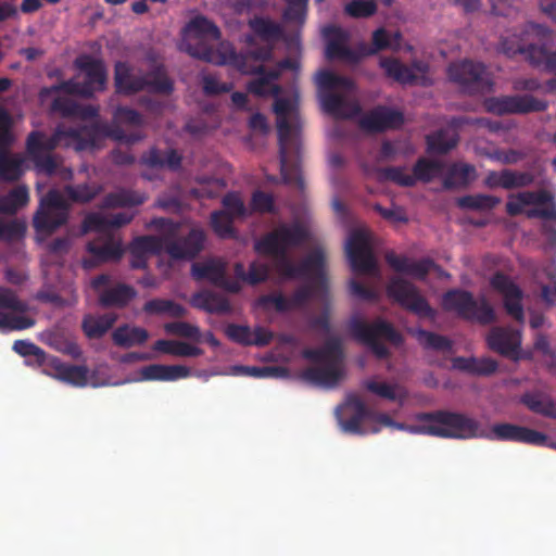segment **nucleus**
I'll use <instances>...</instances> for the list:
<instances>
[{
  "label": "nucleus",
  "instance_id": "f257e3e1",
  "mask_svg": "<svg viewBox=\"0 0 556 556\" xmlns=\"http://www.w3.org/2000/svg\"><path fill=\"white\" fill-rule=\"evenodd\" d=\"M65 138L75 142L76 150L84 151L100 148L106 138L131 146L143 140L144 135L141 131H126L109 122H96L81 127L58 126L51 136L41 130H33L26 138V154L37 174L48 177L58 174L63 178L72 177V169L65 168L63 159L53 153Z\"/></svg>",
  "mask_w": 556,
  "mask_h": 556
},
{
  "label": "nucleus",
  "instance_id": "f03ea898",
  "mask_svg": "<svg viewBox=\"0 0 556 556\" xmlns=\"http://www.w3.org/2000/svg\"><path fill=\"white\" fill-rule=\"evenodd\" d=\"M307 238L308 232L300 223L280 224L255 241L253 248L257 254L274 258V267L282 279L305 278L313 283L321 282L325 279L321 250L312 251L298 265L288 255L290 248L301 245Z\"/></svg>",
  "mask_w": 556,
  "mask_h": 556
},
{
  "label": "nucleus",
  "instance_id": "7ed1b4c3",
  "mask_svg": "<svg viewBox=\"0 0 556 556\" xmlns=\"http://www.w3.org/2000/svg\"><path fill=\"white\" fill-rule=\"evenodd\" d=\"M415 420L417 424L407 426L410 433L463 440L484 435L481 424L463 413L439 409L419 413L415 416Z\"/></svg>",
  "mask_w": 556,
  "mask_h": 556
},
{
  "label": "nucleus",
  "instance_id": "20e7f679",
  "mask_svg": "<svg viewBox=\"0 0 556 556\" xmlns=\"http://www.w3.org/2000/svg\"><path fill=\"white\" fill-rule=\"evenodd\" d=\"M526 33L533 36L536 42L526 46L516 35L503 36L500 41V51L508 58L523 54L533 67L556 74V50L551 51L553 31L544 25L530 23Z\"/></svg>",
  "mask_w": 556,
  "mask_h": 556
},
{
  "label": "nucleus",
  "instance_id": "39448f33",
  "mask_svg": "<svg viewBox=\"0 0 556 556\" xmlns=\"http://www.w3.org/2000/svg\"><path fill=\"white\" fill-rule=\"evenodd\" d=\"M274 112L277 115V132L279 143V163L281 180L286 185H296L300 189L304 181L300 170V142L288 119L292 103L287 98L275 97Z\"/></svg>",
  "mask_w": 556,
  "mask_h": 556
},
{
  "label": "nucleus",
  "instance_id": "423d86ee",
  "mask_svg": "<svg viewBox=\"0 0 556 556\" xmlns=\"http://www.w3.org/2000/svg\"><path fill=\"white\" fill-rule=\"evenodd\" d=\"M318 97L323 110L337 117H351L361 112L357 103L348 100V94L355 89L354 81L329 70H321L316 75Z\"/></svg>",
  "mask_w": 556,
  "mask_h": 556
},
{
  "label": "nucleus",
  "instance_id": "0eeeda50",
  "mask_svg": "<svg viewBox=\"0 0 556 556\" xmlns=\"http://www.w3.org/2000/svg\"><path fill=\"white\" fill-rule=\"evenodd\" d=\"M351 336L361 344L367 346L379 359L390 356L389 349L381 342L386 340L395 346L403 343V336L395 327L383 318H376L367 323L358 317H353L349 323Z\"/></svg>",
  "mask_w": 556,
  "mask_h": 556
},
{
  "label": "nucleus",
  "instance_id": "6e6552de",
  "mask_svg": "<svg viewBox=\"0 0 556 556\" xmlns=\"http://www.w3.org/2000/svg\"><path fill=\"white\" fill-rule=\"evenodd\" d=\"M442 307L465 320L477 321L481 325H490L496 319L494 308L488 300L484 298L476 300L467 290H447L442 296Z\"/></svg>",
  "mask_w": 556,
  "mask_h": 556
},
{
  "label": "nucleus",
  "instance_id": "1a4fd4ad",
  "mask_svg": "<svg viewBox=\"0 0 556 556\" xmlns=\"http://www.w3.org/2000/svg\"><path fill=\"white\" fill-rule=\"evenodd\" d=\"M523 212L528 218L556 220L554 195L545 189L509 194L506 213L509 216H518Z\"/></svg>",
  "mask_w": 556,
  "mask_h": 556
},
{
  "label": "nucleus",
  "instance_id": "9d476101",
  "mask_svg": "<svg viewBox=\"0 0 556 556\" xmlns=\"http://www.w3.org/2000/svg\"><path fill=\"white\" fill-rule=\"evenodd\" d=\"M387 295L404 309L419 318L434 319L437 311L429 304L418 288L406 279L392 277L386 288Z\"/></svg>",
  "mask_w": 556,
  "mask_h": 556
},
{
  "label": "nucleus",
  "instance_id": "9b49d317",
  "mask_svg": "<svg viewBox=\"0 0 556 556\" xmlns=\"http://www.w3.org/2000/svg\"><path fill=\"white\" fill-rule=\"evenodd\" d=\"M68 208L63 195L56 190H50L40 201L39 208L33 219L34 228L46 235L53 233L66 224Z\"/></svg>",
  "mask_w": 556,
  "mask_h": 556
},
{
  "label": "nucleus",
  "instance_id": "f8f14e48",
  "mask_svg": "<svg viewBox=\"0 0 556 556\" xmlns=\"http://www.w3.org/2000/svg\"><path fill=\"white\" fill-rule=\"evenodd\" d=\"M448 78L456 83L464 92L483 93L491 89V80L485 66L480 62L464 60L452 63L447 68Z\"/></svg>",
  "mask_w": 556,
  "mask_h": 556
},
{
  "label": "nucleus",
  "instance_id": "ddd939ff",
  "mask_svg": "<svg viewBox=\"0 0 556 556\" xmlns=\"http://www.w3.org/2000/svg\"><path fill=\"white\" fill-rule=\"evenodd\" d=\"M27 308V304L20 300L12 289L0 287V330L13 331L31 328L35 325V319L21 315Z\"/></svg>",
  "mask_w": 556,
  "mask_h": 556
},
{
  "label": "nucleus",
  "instance_id": "4468645a",
  "mask_svg": "<svg viewBox=\"0 0 556 556\" xmlns=\"http://www.w3.org/2000/svg\"><path fill=\"white\" fill-rule=\"evenodd\" d=\"M484 105L488 112L497 115L544 112L548 108L546 100L532 94L491 97L485 100Z\"/></svg>",
  "mask_w": 556,
  "mask_h": 556
},
{
  "label": "nucleus",
  "instance_id": "2eb2a0df",
  "mask_svg": "<svg viewBox=\"0 0 556 556\" xmlns=\"http://www.w3.org/2000/svg\"><path fill=\"white\" fill-rule=\"evenodd\" d=\"M345 249L353 271L370 275L378 271L369 237L365 231H353L349 237Z\"/></svg>",
  "mask_w": 556,
  "mask_h": 556
},
{
  "label": "nucleus",
  "instance_id": "dca6fc26",
  "mask_svg": "<svg viewBox=\"0 0 556 556\" xmlns=\"http://www.w3.org/2000/svg\"><path fill=\"white\" fill-rule=\"evenodd\" d=\"M491 288L503 298V306L508 316L519 324L525 323L523 291L506 274L496 271L490 279Z\"/></svg>",
  "mask_w": 556,
  "mask_h": 556
},
{
  "label": "nucleus",
  "instance_id": "f3484780",
  "mask_svg": "<svg viewBox=\"0 0 556 556\" xmlns=\"http://www.w3.org/2000/svg\"><path fill=\"white\" fill-rule=\"evenodd\" d=\"M186 30L193 35L197 42L194 45L188 42L186 51L193 58L212 62L213 50L206 45L202 43L203 39L218 40L220 38V31L218 27L211 22L208 18L199 15L193 17L186 26Z\"/></svg>",
  "mask_w": 556,
  "mask_h": 556
},
{
  "label": "nucleus",
  "instance_id": "a211bd4d",
  "mask_svg": "<svg viewBox=\"0 0 556 556\" xmlns=\"http://www.w3.org/2000/svg\"><path fill=\"white\" fill-rule=\"evenodd\" d=\"M344 412L346 417H339V424L344 432L364 435L380 431V427L377 426L370 428L363 426V421L374 418L375 412L369 409L358 395L351 394L348 396L344 403Z\"/></svg>",
  "mask_w": 556,
  "mask_h": 556
},
{
  "label": "nucleus",
  "instance_id": "6ab92c4d",
  "mask_svg": "<svg viewBox=\"0 0 556 556\" xmlns=\"http://www.w3.org/2000/svg\"><path fill=\"white\" fill-rule=\"evenodd\" d=\"M111 277L106 274L96 276L91 280V287L99 293L98 302L104 308L116 307L124 308L136 299L137 291L134 287L118 282L112 287H105L110 283Z\"/></svg>",
  "mask_w": 556,
  "mask_h": 556
},
{
  "label": "nucleus",
  "instance_id": "aec40b11",
  "mask_svg": "<svg viewBox=\"0 0 556 556\" xmlns=\"http://www.w3.org/2000/svg\"><path fill=\"white\" fill-rule=\"evenodd\" d=\"M100 233V236L87 243L86 249L90 257L83 260V266L87 269L93 268L101 263L118 261L124 253L119 240H116L108 232Z\"/></svg>",
  "mask_w": 556,
  "mask_h": 556
},
{
  "label": "nucleus",
  "instance_id": "412c9836",
  "mask_svg": "<svg viewBox=\"0 0 556 556\" xmlns=\"http://www.w3.org/2000/svg\"><path fill=\"white\" fill-rule=\"evenodd\" d=\"M482 438L500 441L520 442L535 446H545L548 442V437L543 432L507 422L493 425L492 433L488 434L484 432Z\"/></svg>",
  "mask_w": 556,
  "mask_h": 556
},
{
  "label": "nucleus",
  "instance_id": "4be33fe9",
  "mask_svg": "<svg viewBox=\"0 0 556 556\" xmlns=\"http://www.w3.org/2000/svg\"><path fill=\"white\" fill-rule=\"evenodd\" d=\"M205 235L201 229H191L177 239H164L163 249L175 261L193 260L203 250Z\"/></svg>",
  "mask_w": 556,
  "mask_h": 556
},
{
  "label": "nucleus",
  "instance_id": "5701e85b",
  "mask_svg": "<svg viewBox=\"0 0 556 556\" xmlns=\"http://www.w3.org/2000/svg\"><path fill=\"white\" fill-rule=\"evenodd\" d=\"M488 346L502 356L519 359L521 332L510 327H493L486 337Z\"/></svg>",
  "mask_w": 556,
  "mask_h": 556
},
{
  "label": "nucleus",
  "instance_id": "b1692460",
  "mask_svg": "<svg viewBox=\"0 0 556 556\" xmlns=\"http://www.w3.org/2000/svg\"><path fill=\"white\" fill-rule=\"evenodd\" d=\"M238 66L243 73L256 76L248 83V92L256 97H277L281 93L282 88L276 83L279 79L277 71L266 68L264 65L244 68L243 64L239 63Z\"/></svg>",
  "mask_w": 556,
  "mask_h": 556
},
{
  "label": "nucleus",
  "instance_id": "393cba45",
  "mask_svg": "<svg viewBox=\"0 0 556 556\" xmlns=\"http://www.w3.org/2000/svg\"><path fill=\"white\" fill-rule=\"evenodd\" d=\"M380 66L387 77L402 85L416 84L418 74L424 75L429 70V65L424 61L415 60L408 66L395 58H381Z\"/></svg>",
  "mask_w": 556,
  "mask_h": 556
},
{
  "label": "nucleus",
  "instance_id": "a878e982",
  "mask_svg": "<svg viewBox=\"0 0 556 556\" xmlns=\"http://www.w3.org/2000/svg\"><path fill=\"white\" fill-rule=\"evenodd\" d=\"M403 123L404 116L401 112L380 105L365 114L359 121V126L369 132H383L400 128Z\"/></svg>",
  "mask_w": 556,
  "mask_h": 556
},
{
  "label": "nucleus",
  "instance_id": "bb28decb",
  "mask_svg": "<svg viewBox=\"0 0 556 556\" xmlns=\"http://www.w3.org/2000/svg\"><path fill=\"white\" fill-rule=\"evenodd\" d=\"M324 34L328 37L326 45V56L329 60L340 59L351 63H358L363 58L361 48L353 50L345 45L348 34L339 27L328 26L324 29Z\"/></svg>",
  "mask_w": 556,
  "mask_h": 556
},
{
  "label": "nucleus",
  "instance_id": "cd10ccee",
  "mask_svg": "<svg viewBox=\"0 0 556 556\" xmlns=\"http://www.w3.org/2000/svg\"><path fill=\"white\" fill-rule=\"evenodd\" d=\"M163 250V240L155 236H141L135 238L129 247V264L134 269H144L148 265V257L157 254Z\"/></svg>",
  "mask_w": 556,
  "mask_h": 556
},
{
  "label": "nucleus",
  "instance_id": "c85d7f7f",
  "mask_svg": "<svg viewBox=\"0 0 556 556\" xmlns=\"http://www.w3.org/2000/svg\"><path fill=\"white\" fill-rule=\"evenodd\" d=\"M75 66L85 74L84 87L90 89V97L96 91L104 89L106 84V70L101 60L90 55H81L75 60Z\"/></svg>",
  "mask_w": 556,
  "mask_h": 556
},
{
  "label": "nucleus",
  "instance_id": "c756f323",
  "mask_svg": "<svg viewBox=\"0 0 556 556\" xmlns=\"http://www.w3.org/2000/svg\"><path fill=\"white\" fill-rule=\"evenodd\" d=\"M386 262L397 273L409 275L416 279L424 280L432 268L439 265L431 258L410 261L406 256L396 255L393 251L386 253Z\"/></svg>",
  "mask_w": 556,
  "mask_h": 556
},
{
  "label": "nucleus",
  "instance_id": "7c9ffc66",
  "mask_svg": "<svg viewBox=\"0 0 556 556\" xmlns=\"http://www.w3.org/2000/svg\"><path fill=\"white\" fill-rule=\"evenodd\" d=\"M303 357L316 364H333L341 366L344 357L342 341L339 337H331L318 349H305Z\"/></svg>",
  "mask_w": 556,
  "mask_h": 556
},
{
  "label": "nucleus",
  "instance_id": "2f4dec72",
  "mask_svg": "<svg viewBox=\"0 0 556 556\" xmlns=\"http://www.w3.org/2000/svg\"><path fill=\"white\" fill-rule=\"evenodd\" d=\"M132 218L134 215L126 212H118L111 215L90 213L83 220V231L108 232L111 229L119 228L129 224Z\"/></svg>",
  "mask_w": 556,
  "mask_h": 556
},
{
  "label": "nucleus",
  "instance_id": "473e14b6",
  "mask_svg": "<svg viewBox=\"0 0 556 556\" xmlns=\"http://www.w3.org/2000/svg\"><path fill=\"white\" fill-rule=\"evenodd\" d=\"M146 75L134 74L126 62H117L114 68V84L116 91L126 96L146 90Z\"/></svg>",
  "mask_w": 556,
  "mask_h": 556
},
{
  "label": "nucleus",
  "instance_id": "72a5a7b5",
  "mask_svg": "<svg viewBox=\"0 0 556 556\" xmlns=\"http://www.w3.org/2000/svg\"><path fill=\"white\" fill-rule=\"evenodd\" d=\"M141 380L146 381H175L187 378L190 368L184 365H159L152 364L140 369Z\"/></svg>",
  "mask_w": 556,
  "mask_h": 556
},
{
  "label": "nucleus",
  "instance_id": "f704fd0d",
  "mask_svg": "<svg viewBox=\"0 0 556 556\" xmlns=\"http://www.w3.org/2000/svg\"><path fill=\"white\" fill-rule=\"evenodd\" d=\"M324 365L323 367L306 368L302 374L303 379L327 389L337 387L343 376L341 367L333 366V364Z\"/></svg>",
  "mask_w": 556,
  "mask_h": 556
},
{
  "label": "nucleus",
  "instance_id": "c9c22d12",
  "mask_svg": "<svg viewBox=\"0 0 556 556\" xmlns=\"http://www.w3.org/2000/svg\"><path fill=\"white\" fill-rule=\"evenodd\" d=\"M54 370V377L62 382L74 387H85L88 382V368L84 365L64 364L52 357L50 361Z\"/></svg>",
  "mask_w": 556,
  "mask_h": 556
},
{
  "label": "nucleus",
  "instance_id": "e433bc0d",
  "mask_svg": "<svg viewBox=\"0 0 556 556\" xmlns=\"http://www.w3.org/2000/svg\"><path fill=\"white\" fill-rule=\"evenodd\" d=\"M147 195L132 189L121 188L109 192L102 200V208L134 207L146 202Z\"/></svg>",
  "mask_w": 556,
  "mask_h": 556
},
{
  "label": "nucleus",
  "instance_id": "4c0bfd02",
  "mask_svg": "<svg viewBox=\"0 0 556 556\" xmlns=\"http://www.w3.org/2000/svg\"><path fill=\"white\" fill-rule=\"evenodd\" d=\"M182 156L175 149H167L162 153L157 148H151L141 156V163L152 167H168L172 170H178L181 167Z\"/></svg>",
  "mask_w": 556,
  "mask_h": 556
},
{
  "label": "nucleus",
  "instance_id": "58836bf2",
  "mask_svg": "<svg viewBox=\"0 0 556 556\" xmlns=\"http://www.w3.org/2000/svg\"><path fill=\"white\" fill-rule=\"evenodd\" d=\"M31 162L27 154L25 156L8 151L0 153V180L13 182L18 180L25 172V161Z\"/></svg>",
  "mask_w": 556,
  "mask_h": 556
},
{
  "label": "nucleus",
  "instance_id": "ea45409f",
  "mask_svg": "<svg viewBox=\"0 0 556 556\" xmlns=\"http://www.w3.org/2000/svg\"><path fill=\"white\" fill-rule=\"evenodd\" d=\"M520 403L532 413L556 419V403L547 394L539 391L526 392L520 396Z\"/></svg>",
  "mask_w": 556,
  "mask_h": 556
},
{
  "label": "nucleus",
  "instance_id": "a19ab883",
  "mask_svg": "<svg viewBox=\"0 0 556 556\" xmlns=\"http://www.w3.org/2000/svg\"><path fill=\"white\" fill-rule=\"evenodd\" d=\"M116 320L117 315L115 313L87 315L83 319L81 327L88 338L99 339L113 327Z\"/></svg>",
  "mask_w": 556,
  "mask_h": 556
},
{
  "label": "nucleus",
  "instance_id": "79ce46f5",
  "mask_svg": "<svg viewBox=\"0 0 556 556\" xmlns=\"http://www.w3.org/2000/svg\"><path fill=\"white\" fill-rule=\"evenodd\" d=\"M225 271V264L216 260L193 263L191 266V275L195 280H208L216 287L223 282Z\"/></svg>",
  "mask_w": 556,
  "mask_h": 556
},
{
  "label": "nucleus",
  "instance_id": "37998d69",
  "mask_svg": "<svg viewBox=\"0 0 556 556\" xmlns=\"http://www.w3.org/2000/svg\"><path fill=\"white\" fill-rule=\"evenodd\" d=\"M148 338L149 333L144 328L129 327L127 325L116 328L112 333L113 342L122 348L143 344Z\"/></svg>",
  "mask_w": 556,
  "mask_h": 556
},
{
  "label": "nucleus",
  "instance_id": "c03bdc74",
  "mask_svg": "<svg viewBox=\"0 0 556 556\" xmlns=\"http://www.w3.org/2000/svg\"><path fill=\"white\" fill-rule=\"evenodd\" d=\"M142 311L148 315H167L173 318L184 317L187 309L181 304L167 299H152L143 304Z\"/></svg>",
  "mask_w": 556,
  "mask_h": 556
},
{
  "label": "nucleus",
  "instance_id": "a18cd8bd",
  "mask_svg": "<svg viewBox=\"0 0 556 556\" xmlns=\"http://www.w3.org/2000/svg\"><path fill=\"white\" fill-rule=\"evenodd\" d=\"M154 350L179 357H197L204 353L202 349L188 342L164 339L154 343Z\"/></svg>",
  "mask_w": 556,
  "mask_h": 556
},
{
  "label": "nucleus",
  "instance_id": "49530a36",
  "mask_svg": "<svg viewBox=\"0 0 556 556\" xmlns=\"http://www.w3.org/2000/svg\"><path fill=\"white\" fill-rule=\"evenodd\" d=\"M457 206L462 210L470 211H492L501 203V198L490 194L477 193L468 194L457 199Z\"/></svg>",
  "mask_w": 556,
  "mask_h": 556
},
{
  "label": "nucleus",
  "instance_id": "de8ad7c7",
  "mask_svg": "<svg viewBox=\"0 0 556 556\" xmlns=\"http://www.w3.org/2000/svg\"><path fill=\"white\" fill-rule=\"evenodd\" d=\"M111 125H117L123 129V125L134 127L131 131H141L144 136L146 134L141 129L146 121L143 116L136 110L119 105L113 112V119L110 123Z\"/></svg>",
  "mask_w": 556,
  "mask_h": 556
},
{
  "label": "nucleus",
  "instance_id": "09e8293b",
  "mask_svg": "<svg viewBox=\"0 0 556 556\" xmlns=\"http://www.w3.org/2000/svg\"><path fill=\"white\" fill-rule=\"evenodd\" d=\"M65 92L67 94H77L86 98L90 97V89L84 87L83 83L73 79L62 81L51 87H45L39 91V100L43 104L54 93Z\"/></svg>",
  "mask_w": 556,
  "mask_h": 556
},
{
  "label": "nucleus",
  "instance_id": "8fccbe9b",
  "mask_svg": "<svg viewBox=\"0 0 556 556\" xmlns=\"http://www.w3.org/2000/svg\"><path fill=\"white\" fill-rule=\"evenodd\" d=\"M249 25L255 35L264 41L279 40L283 34L278 23L266 17H254Z\"/></svg>",
  "mask_w": 556,
  "mask_h": 556
},
{
  "label": "nucleus",
  "instance_id": "3c124183",
  "mask_svg": "<svg viewBox=\"0 0 556 556\" xmlns=\"http://www.w3.org/2000/svg\"><path fill=\"white\" fill-rule=\"evenodd\" d=\"M429 150L435 153L445 154L458 143V136L448 130L441 129L427 137Z\"/></svg>",
  "mask_w": 556,
  "mask_h": 556
},
{
  "label": "nucleus",
  "instance_id": "603ef678",
  "mask_svg": "<svg viewBox=\"0 0 556 556\" xmlns=\"http://www.w3.org/2000/svg\"><path fill=\"white\" fill-rule=\"evenodd\" d=\"M415 336L425 349L440 352H448L452 350V341L445 336L425 329H417Z\"/></svg>",
  "mask_w": 556,
  "mask_h": 556
},
{
  "label": "nucleus",
  "instance_id": "864d4df0",
  "mask_svg": "<svg viewBox=\"0 0 556 556\" xmlns=\"http://www.w3.org/2000/svg\"><path fill=\"white\" fill-rule=\"evenodd\" d=\"M235 217L226 211H214L211 214V226L214 232L222 239L235 238Z\"/></svg>",
  "mask_w": 556,
  "mask_h": 556
},
{
  "label": "nucleus",
  "instance_id": "5fc2aeb1",
  "mask_svg": "<svg viewBox=\"0 0 556 556\" xmlns=\"http://www.w3.org/2000/svg\"><path fill=\"white\" fill-rule=\"evenodd\" d=\"M473 173L475 167L472 165L454 164L443 179V187L452 189L456 186H466L470 180V175Z\"/></svg>",
  "mask_w": 556,
  "mask_h": 556
},
{
  "label": "nucleus",
  "instance_id": "6e6d98bb",
  "mask_svg": "<svg viewBox=\"0 0 556 556\" xmlns=\"http://www.w3.org/2000/svg\"><path fill=\"white\" fill-rule=\"evenodd\" d=\"M443 168V164L439 161H430L426 157L417 160L413 167V177L417 181L430 182Z\"/></svg>",
  "mask_w": 556,
  "mask_h": 556
},
{
  "label": "nucleus",
  "instance_id": "4d7b16f0",
  "mask_svg": "<svg viewBox=\"0 0 556 556\" xmlns=\"http://www.w3.org/2000/svg\"><path fill=\"white\" fill-rule=\"evenodd\" d=\"M2 198L7 210V214H15L17 210L22 208L28 203V188L26 186H17Z\"/></svg>",
  "mask_w": 556,
  "mask_h": 556
},
{
  "label": "nucleus",
  "instance_id": "13d9d810",
  "mask_svg": "<svg viewBox=\"0 0 556 556\" xmlns=\"http://www.w3.org/2000/svg\"><path fill=\"white\" fill-rule=\"evenodd\" d=\"M144 80L146 90L150 92L169 94L174 89L173 81L160 71L146 74Z\"/></svg>",
  "mask_w": 556,
  "mask_h": 556
},
{
  "label": "nucleus",
  "instance_id": "bf43d9fd",
  "mask_svg": "<svg viewBox=\"0 0 556 556\" xmlns=\"http://www.w3.org/2000/svg\"><path fill=\"white\" fill-rule=\"evenodd\" d=\"M100 192V187L96 184H79L66 186L65 193L74 202L87 203L96 198Z\"/></svg>",
  "mask_w": 556,
  "mask_h": 556
},
{
  "label": "nucleus",
  "instance_id": "052dcab7",
  "mask_svg": "<svg viewBox=\"0 0 556 556\" xmlns=\"http://www.w3.org/2000/svg\"><path fill=\"white\" fill-rule=\"evenodd\" d=\"M198 298L203 300L200 306L208 313L227 314L231 311L229 301L219 294L206 293L198 295Z\"/></svg>",
  "mask_w": 556,
  "mask_h": 556
},
{
  "label": "nucleus",
  "instance_id": "680f3d73",
  "mask_svg": "<svg viewBox=\"0 0 556 556\" xmlns=\"http://www.w3.org/2000/svg\"><path fill=\"white\" fill-rule=\"evenodd\" d=\"M13 351L24 357L33 356L39 366L48 361V355L41 348L26 340H16L13 343Z\"/></svg>",
  "mask_w": 556,
  "mask_h": 556
},
{
  "label": "nucleus",
  "instance_id": "e2e57ef3",
  "mask_svg": "<svg viewBox=\"0 0 556 556\" xmlns=\"http://www.w3.org/2000/svg\"><path fill=\"white\" fill-rule=\"evenodd\" d=\"M505 170V189L513 190L531 186L535 177L530 172H519L509 168H504Z\"/></svg>",
  "mask_w": 556,
  "mask_h": 556
},
{
  "label": "nucleus",
  "instance_id": "0e129e2a",
  "mask_svg": "<svg viewBox=\"0 0 556 556\" xmlns=\"http://www.w3.org/2000/svg\"><path fill=\"white\" fill-rule=\"evenodd\" d=\"M80 104L66 97H56L50 105V112L61 117H76L80 113Z\"/></svg>",
  "mask_w": 556,
  "mask_h": 556
},
{
  "label": "nucleus",
  "instance_id": "69168bd1",
  "mask_svg": "<svg viewBox=\"0 0 556 556\" xmlns=\"http://www.w3.org/2000/svg\"><path fill=\"white\" fill-rule=\"evenodd\" d=\"M164 329L167 333L176 334L182 338H187L193 340L195 342L201 341V332L199 327L191 325L186 321H173L167 323L164 326Z\"/></svg>",
  "mask_w": 556,
  "mask_h": 556
},
{
  "label": "nucleus",
  "instance_id": "338daca9",
  "mask_svg": "<svg viewBox=\"0 0 556 556\" xmlns=\"http://www.w3.org/2000/svg\"><path fill=\"white\" fill-rule=\"evenodd\" d=\"M383 177L401 187H414L416 185V177L408 174L405 167L389 166L382 169Z\"/></svg>",
  "mask_w": 556,
  "mask_h": 556
},
{
  "label": "nucleus",
  "instance_id": "774afa93",
  "mask_svg": "<svg viewBox=\"0 0 556 556\" xmlns=\"http://www.w3.org/2000/svg\"><path fill=\"white\" fill-rule=\"evenodd\" d=\"M26 231V225L24 222L13 219L10 222H3L0 219V241H13L24 237Z\"/></svg>",
  "mask_w": 556,
  "mask_h": 556
}]
</instances>
